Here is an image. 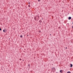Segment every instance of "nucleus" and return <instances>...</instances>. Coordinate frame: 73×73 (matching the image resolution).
I'll return each mask as SVG.
<instances>
[{
	"label": "nucleus",
	"instance_id": "obj_1",
	"mask_svg": "<svg viewBox=\"0 0 73 73\" xmlns=\"http://www.w3.org/2000/svg\"><path fill=\"white\" fill-rule=\"evenodd\" d=\"M52 70L53 71V72H54L56 71V68H55L53 67L52 68Z\"/></svg>",
	"mask_w": 73,
	"mask_h": 73
},
{
	"label": "nucleus",
	"instance_id": "obj_2",
	"mask_svg": "<svg viewBox=\"0 0 73 73\" xmlns=\"http://www.w3.org/2000/svg\"><path fill=\"white\" fill-rule=\"evenodd\" d=\"M71 19H72V17H68V20H70Z\"/></svg>",
	"mask_w": 73,
	"mask_h": 73
},
{
	"label": "nucleus",
	"instance_id": "obj_3",
	"mask_svg": "<svg viewBox=\"0 0 73 73\" xmlns=\"http://www.w3.org/2000/svg\"><path fill=\"white\" fill-rule=\"evenodd\" d=\"M72 66H73V65H72V64H70V67H71V68L72 67Z\"/></svg>",
	"mask_w": 73,
	"mask_h": 73
},
{
	"label": "nucleus",
	"instance_id": "obj_4",
	"mask_svg": "<svg viewBox=\"0 0 73 73\" xmlns=\"http://www.w3.org/2000/svg\"><path fill=\"white\" fill-rule=\"evenodd\" d=\"M60 73H62V70H60Z\"/></svg>",
	"mask_w": 73,
	"mask_h": 73
},
{
	"label": "nucleus",
	"instance_id": "obj_5",
	"mask_svg": "<svg viewBox=\"0 0 73 73\" xmlns=\"http://www.w3.org/2000/svg\"><path fill=\"white\" fill-rule=\"evenodd\" d=\"M39 23H42V21H41V20H40V21H39Z\"/></svg>",
	"mask_w": 73,
	"mask_h": 73
},
{
	"label": "nucleus",
	"instance_id": "obj_6",
	"mask_svg": "<svg viewBox=\"0 0 73 73\" xmlns=\"http://www.w3.org/2000/svg\"><path fill=\"white\" fill-rule=\"evenodd\" d=\"M67 73H71L70 72V71H68Z\"/></svg>",
	"mask_w": 73,
	"mask_h": 73
},
{
	"label": "nucleus",
	"instance_id": "obj_7",
	"mask_svg": "<svg viewBox=\"0 0 73 73\" xmlns=\"http://www.w3.org/2000/svg\"><path fill=\"white\" fill-rule=\"evenodd\" d=\"M28 66H29V67H30V64H29L28 65Z\"/></svg>",
	"mask_w": 73,
	"mask_h": 73
},
{
	"label": "nucleus",
	"instance_id": "obj_8",
	"mask_svg": "<svg viewBox=\"0 0 73 73\" xmlns=\"http://www.w3.org/2000/svg\"><path fill=\"white\" fill-rule=\"evenodd\" d=\"M31 6L30 5H28V7H30Z\"/></svg>",
	"mask_w": 73,
	"mask_h": 73
},
{
	"label": "nucleus",
	"instance_id": "obj_9",
	"mask_svg": "<svg viewBox=\"0 0 73 73\" xmlns=\"http://www.w3.org/2000/svg\"><path fill=\"white\" fill-rule=\"evenodd\" d=\"M20 37H23V36L21 35V36H20Z\"/></svg>",
	"mask_w": 73,
	"mask_h": 73
},
{
	"label": "nucleus",
	"instance_id": "obj_10",
	"mask_svg": "<svg viewBox=\"0 0 73 73\" xmlns=\"http://www.w3.org/2000/svg\"><path fill=\"white\" fill-rule=\"evenodd\" d=\"M38 1H41V0H38Z\"/></svg>",
	"mask_w": 73,
	"mask_h": 73
},
{
	"label": "nucleus",
	"instance_id": "obj_11",
	"mask_svg": "<svg viewBox=\"0 0 73 73\" xmlns=\"http://www.w3.org/2000/svg\"><path fill=\"white\" fill-rule=\"evenodd\" d=\"M3 32H5V30H3Z\"/></svg>",
	"mask_w": 73,
	"mask_h": 73
},
{
	"label": "nucleus",
	"instance_id": "obj_12",
	"mask_svg": "<svg viewBox=\"0 0 73 73\" xmlns=\"http://www.w3.org/2000/svg\"><path fill=\"white\" fill-rule=\"evenodd\" d=\"M19 60L20 61H21V58L19 59Z\"/></svg>",
	"mask_w": 73,
	"mask_h": 73
},
{
	"label": "nucleus",
	"instance_id": "obj_13",
	"mask_svg": "<svg viewBox=\"0 0 73 73\" xmlns=\"http://www.w3.org/2000/svg\"><path fill=\"white\" fill-rule=\"evenodd\" d=\"M34 19H35V20H36V17H35Z\"/></svg>",
	"mask_w": 73,
	"mask_h": 73
},
{
	"label": "nucleus",
	"instance_id": "obj_14",
	"mask_svg": "<svg viewBox=\"0 0 73 73\" xmlns=\"http://www.w3.org/2000/svg\"><path fill=\"white\" fill-rule=\"evenodd\" d=\"M0 31H1V28L0 27Z\"/></svg>",
	"mask_w": 73,
	"mask_h": 73
},
{
	"label": "nucleus",
	"instance_id": "obj_15",
	"mask_svg": "<svg viewBox=\"0 0 73 73\" xmlns=\"http://www.w3.org/2000/svg\"><path fill=\"white\" fill-rule=\"evenodd\" d=\"M38 18H39V17H40L38 16Z\"/></svg>",
	"mask_w": 73,
	"mask_h": 73
},
{
	"label": "nucleus",
	"instance_id": "obj_16",
	"mask_svg": "<svg viewBox=\"0 0 73 73\" xmlns=\"http://www.w3.org/2000/svg\"><path fill=\"white\" fill-rule=\"evenodd\" d=\"M29 4H30V2H29Z\"/></svg>",
	"mask_w": 73,
	"mask_h": 73
},
{
	"label": "nucleus",
	"instance_id": "obj_17",
	"mask_svg": "<svg viewBox=\"0 0 73 73\" xmlns=\"http://www.w3.org/2000/svg\"><path fill=\"white\" fill-rule=\"evenodd\" d=\"M39 32H40V33L41 32V31H39Z\"/></svg>",
	"mask_w": 73,
	"mask_h": 73
},
{
	"label": "nucleus",
	"instance_id": "obj_18",
	"mask_svg": "<svg viewBox=\"0 0 73 73\" xmlns=\"http://www.w3.org/2000/svg\"><path fill=\"white\" fill-rule=\"evenodd\" d=\"M66 49H67V47H66Z\"/></svg>",
	"mask_w": 73,
	"mask_h": 73
},
{
	"label": "nucleus",
	"instance_id": "obj_19",
	"mask_svg": "<svg viewBox=\"0 0 73 73\" xmlns=\"http://www.w3.org/2000/svg\"><path fill=\"white\" fill-rule=\"evenodd\" d=\"M73 28V26H72V28Z\"/></svg>",
	"mask_w": 73,
	"mask_h": 73
},
{
	"label": "nucleus",
	"instance_id": "obj_20",
	"mask_svg": "<svg viewBox=\"0 0 73 73\" xmlns=\"http://www.w3.org/2000/svg\"><path fill=\"white\" fill-rule=\"evenodd\" d=\"M42 20H43V19L42 18Z\"/></svg>",
	"mask_w": 73,
	"mask_h": 73
},
{
	"label": "nucleus",
	"instance_id": "obj_21",
	"mask_svg": "<svg viewBox=\"0 0 73 73\" xmlns=\"http://www.w3.org/2000/svg\"><path fill=\"white\" fill-rule=\"evenodd\" d=\"M27 36H28V35H27Z\"/></svg>",
	"mask_w": 73,
	"mask_h": 73
},
{
	"label": "nucleus",
	"instance_id": "obj_22",
	"mask_svg": "<svg viewBox=\"0 0 73 73\" xmlns=\"http://www.w3.org/2000/svg\"><path fill=\"white\" fill-rule=\"evenodd\" d=\"M72 24H73V22H72Z\"/></svg>",
	"mask_w": 73,
	"mask_h": 73
},
{
	"label": "nucleus",
	"instance_id": "obj_23",
	"mask_svg": "<svg viewBox=\"0 0 73 73\" xmlns=\"http://www.w3.org/2000/svg\"><path fill=\"white\" fill-rule=\"evenodd\" d=\"M50 35H51V34H50Z\"/></svg>",
	"mask_w": 73,
	"mask_h": 73
},
{
	"label": "nucleus",
	"instance_id": "obj_24",
	"mask_svg": "<svg viewBox=\"0 0 73 73\" xmlns=\"http://www.w3.org/2000/svg\"><path fill=\"white\" fill-rule=\"evenodd\" d=\"M23 61H24V60H23Z\"/></svg>",
	"mask_w": 73,
	"mask_h": 73
}]
</instances>
